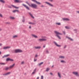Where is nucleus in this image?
Returning a JSON list of instances; mask_svg holds the SVG:
<instances>
[{
	"label": "nucleus",
	"mask_w": 79,
	"mask_h": 79,
	"mask_svg": "<svg viewBox=\"0 0 79 79\" xmlns=\"http://www.w3.org/2000/svg\"><path fill=\"white\" fill-rule=\"evenodd\" d=\"M2 28H0V31H2Z\"/></svg>",
	"instance_id": "nucleus-51"
},
{
	"label": "nucleus",
	"mask_w": 79,
	"mask_h": 79,
	"mask_svg": "<svg viewBox=\"0 0 79 79\" xmlns=\"http://www.w3.org/2000/svg\"><path fill=\"white\" fill-rule=\"evenodd\" d=\"M64 20H66V21H69V19L68 18H64L63 19Z\"/></svg>",
	"instance_id": "nucleus-23"
},
{
	"label": "nucleus",
	"mask_w": 79,
	"mask_h": 79,
	"mask_svg": "<svg viewBox=\"0 0 79 79\" xmlns=\"http://www.w3.org/2000/svg\"><path fill=\"white\" fill-rule=\"evenodd\" d=\"M1 52H0V55L1 54Z\"/></svg>",
	"instance_id": "nucleus-58"
},
{
	"label": "nucleus",
	"mask_w": 79,
	"mask_h": 79,
	"mask_svg": "<svg viewBox=\"0 0 79 79\" xmlns=\"http://www.w3.org/2000/svg\"><path fill=\"white\" fill-rule=\"evenodd\" d=\"M29 24H33L34 23H32L31 22H29Z\"/></svg>",
	"instance_id": "nucleus-34"
},
{
	"label": "nucleus",
	"mask_w": 79,
	"mask_h": 79,
	"mask_svg": "<svg viewBox=\"0 0 79 79\" xmlns=\"http://www.w3.org/2000/svg\"><path fill=\"white\" fill-rule=\"evenodd\" d=\"M45 3H47V4H48V5H49L51 6H53V5H52L50 3L47 2H45Z\"/></svg>",
	"instance_id": "nucleus-13"
},
{
	"label": "nucleus",
	"mask_w": 79,
	"mask_h": 79,
	"mask_svg": "<svg viewBox=\"0 0 79 79\" xmlns=\"http://www.w3.org/2000/svg\"><path fill=\"white\" fill-rule=\"evenodd\" d=\"M16 11L18 12V10H14V11H13V13H15V12H16Z\"/></svg>",
	"instance_id": "nucleus-33"
},
{
	"label": "nucleus",
	"mask_w": 79,
	"mask_h": 79,
	"mask_svg": "<svg viewBox=\"0 0 79 79\" xmlns=\"http://www.w3.org/2000/svg\"><path fill=\"white\" fill-rule=\"evenodd\" d=\"M14 2L15 3H21L22 1H20L19 0H14Z\"/></svg>",
	"instance_id": "nucleus-8"
},
{
	"label": "nucleus",
	"mask_w": 79,
	"mask_h": 79,
	"mask_svg": "<svg viewBox=\"0 0 79 79\" xmlns=\"http://www.w3.org/2000/svg\"><path fill=\"white\" fill-rule=\"evenodd\" d=\"M0 2H2V3H5V1L3 0H0Z\"/></svg>",
	"instance_id": "nucleus-25"
},
{
	"label": "nucleus",
	"mask_w": 79,
	"mask_h": 79,
	"mask_svg": "<svg viewBox=\"0 0 79 79\" xmlns=\"http://www.w3.org/2000/svg\"><path fill=\"white\" fill-rule=\"evenodd\" d=\"M41 7H44V6L43 5L41 6Z\"/></svg>",
	"instance_id": "nucleus-56"
},
{
	"label": "nucleus",
	"mask_w": 79,
	"mask_h": 79,
	"mask_svg": "<svg viewBox=\"0 0 79 79\" xmlns=\"http://www.w3.org/2000/svg\"><path fill=\"white\" fill-rule=\"evenodd\" d=\"M46 52L47 53H48V50L46 51Z\"/></svg>",
	"instance_id": "nucleus-46"
},
{
	"label": "nucleus",
	"mask_w": 79,
	"mask_h": 79,
	"mask_svg": "<svg viewBox=\"0 0 79 79\" xmlns=\"http://www.w3.org/2000/svg\"><path fill=\"white\" fill-rule=\"evenodd\" d=\"M17 37H18V35H14L12 37L13 39H15V38H17Z\"/></svg>",
	"instance_id": "nucleus-14"
},
{
	"label": "nucleus",
	"mask_w": 79,
	"mask_h": 79,
	"mask_svg": "<svg viewBox=\"0 0 79 79\" xmlns=\"http://www.w3.org/2000/svg\"><path fill=\"white\" fill-rule=\"evenodd\" d=\"M36 69H35L34 70L33 72L32 73V74H34V73H35V71H36Z\"/></svg>",
	"instance_id": "nucleus-27"
},
{
	"label": "nucleus",
	"mask_w": 79,
	"mask_h": 79,
	"mask_svg": "<svg viewBox=\"0 0 79 79\" xmlns=\"http://www.w3.org/2000/svg\"><path fill=\"white\" fill-rule=\"evenodd\" d=\"M66 45H65L64 46V48H66Z\"/></svg>",
	"instance_id": "nucleus-47"
},
{
	"label": "nucleus",
	"mask_w": 79,
	"mask_h": 79,
	"mask_svg": "<svg viewBox=\"0 0 79 79\" xmlns=\"http://www.w3.org/2000/svg\"><path fill=\"white\" fill-rule=\"evenodd\" d=\"M10 19H15V18L14 17H10Z\"/></svg>",
	"instance_id": "nucleus-26"
},
{
	"label": "nucleus",
	"mask_w": 79,
	"mask_h": 79,
	"mask_svg": "<svg viewBox=\"0 0 79 79\" xmlns=\"http://www.w3.org/2000/svg\"><path fill=\"white\" fill-rule=\"evenodd\" d=\"M43 63H44V62H41V63H40V64H39V65L40 66V65H42V64Z\"/></svg>",
	"instance_id": "nucleus-28"
},
{
	"label": "nucleus",
	"mask_w": 79,
	"mask_h": 79,
	"mask_svg": "<svg viewBox=\"0 0 79 79\" xmlns=\"http://www.w3.org/2000/svg\"><path fill=\"white\" fill-rule=\"evenodd\" d=\"M21 64H24V62H21Z\"/></svg>",
	"instance_id": "nucleus-39"
},
{
	"label": "nucleus",
	"mask_w": 79,
	"mask_h": 79,
	"mask_svg": "<svg viewBox=\"0 0 79 79\" xmlns=\"http://www.w3.org/2000/svg\"><path fill=\"white\" fill-rule=\"evenodd\" d=\"M15 64H14L10 66L9 67L10 69H12L15 66Z\"/></svg>",
	"instance_id": "nucleus-11"
},
{
	"label": "nucleus",
	"mask_w": 79,
	"mask_h": 79,
	"mask_svg": "<svg viewBox=\"0 0 79 79\" xmlns=\"http://www.w3.org/2000/svg\"><path fill=\"white\" fill-rule=\"evenodd\" d=\"M60 58H62V59H64V56H59Z\"/></svg>",
	"instance_id": "nucleus-16"
},
{
	"label": "nucleus",
	"mask_w": 79,
	"mask_h": 79,
	"mask_svg": "<svg viewBox=\"0 0 79 79\" xmlns=\"http://www.w3.org/2000/svg\"><path fill=\"white\" fill-rule=\"evenodd\" d=\"M74 31H77V30L76 29L74 30Z\"/></svg>",
	"instance_id": "nucleus-59"
},
{
	"label": "nucleus",
	"mask_w": 79,
	"mask_h": 79,
	"mask_svg": "<svg viewBox=\"0 0 79 79\" xmlns=\"http://www.w3.org/2000/svg\"><path fill=\"white\" fill-rule=\"evenodd\" d=\"M60 62H61V63H66V62H65V61L64 60H61Z\"/></svg>",
	"instance_id": "nucleus-29"
},
{
	"label": "nucleus",
	"mask_w": 79,
	"mask_h": 79,
	"mask_svg": "<svg viewBox=\"0 0 79 79\" xmlns=\"http://www.w3.org/2000/svg\"><path fill=\"white\" fill-rule=\"evenodd\" d=\"M55 32L56 34V35L57 37H58L59 39H61V37H60V36H59L58 35H62V34L57 31H55Z\"/></svg>",
	"instance_id": "nucleus-1"
},
{
	"label": "nucleus",
	"mask_w": 79,
	"mask_h": 79,
	"mask_svg": "<svg viewBox=\"0 0 79 79\" xmlns=\"http://www.w3.org/2000/svg\"><path fill=\"white\" fill-rule=\"evenodd\" d=\"M31 1H32L33 2H35L37 4H39V5H40V3L39 2H37L36 0H31Z\"/></svg>",
	"instance_id": "nucleus-10"
},
{
	"label": "nucleus",
	"mask_w": 79,
	"mask_h": 79,
	"mask_svg": "<svg viewBox=\"0 0 79 79\" xmlns=\"http://www.w3.org/2000/svg\"><path fill=\"white\" fill-rule=\"evenodd\" d=\"M49 2H53V0H49Z\"/></svg>",
	"instance_id": "nucleus-40"
},
{
	"label": "nucleus",
	"mask_w": 79,
	"mask_h": 79,
	"mask_svg": "<svg viewBox=\"0 0 79 79\" xmlns=\"http://www.w3.org/2000/svg\"><path fill=\"white\" fill-rule=\"evenodd\" d=\"M1 64H3V65H5V63H2Z\"/></svg>",
	"instance_id": "nucleus-41"
},
{
	"label": "nucleus",
	"mask_w": 79,
	"mask_h": 79,
	"mask_svg": "<svg viewBox=\"0 0 79 79\" xmlns=\"http://www.w3.org/2000/svg\"><path fill=\"white\" fill-rule=\"evenodd\" d=\"M77 13H78L79 14V11H77Z\"/></svg>",
	"instance_id": "nucleus-53"
},
{
	"label": "nucleus",
	"mask_w": 79,
	"mask_h": 79,
	"mask_svg": "<svg viewBox=\"0 0 79 79\" xmlns=\"http://www.w3.org/2000/svg\"><path fill=\"white\" fill-rule=\"evenodd\" d=\"M11 48V47L10 46L4 47H3V49H4V50H6V49H8V48Z\"/></svg>",
	"instance_id": "nucleus-7"
},
{
	"label": "nucleus",
	"mask_w": 79,
	"mask_h": 79,
	"mask_svg": "<svg viewBox=\"0 0 79 79\" xmlns=\"http://www.w3.org/2000/svg\"><path fill=\"white\" fill-rule=\"evenodd\" d=\"M27 4H28V5H29V3H28V2H27Z\"/></svg>",
	"instance_id": "nucleus-57"
},
{
	"label": "nucleus",
	"mask_w": 79,
	"mask_h": 79,
	"mask_svg": "<svg viewBox=\"0 0 79 79\" xmlns=\"http://www.w3.org/2000/svg\"><path fill=\"white\" fill-rule=\"evenodd\" d=\"M34 61H37V59H34Z\"/></svg>",
	"instance_id": "nucleus-43"
},
{
	"label": "nucleus",
	"mask_w": 79,
	"mask_h": 79,
	"mask_svg": "<svg viewBox=\"0 0 79 79\" xmlns=\"http://www.w3.org/2000/svg\"><path fill=\"white\" fill-rule=\"evenodd\" d=\"M69 39L70 40H73V39L70 38H69Z\"/></svg>",
	"instance_id": "nucleus-35"
},
{
	"label": "nucleus",
	"mask_w": 79,
	"mask_h": 79,
	"mask_svg": "<svg viewBox=\"0 0 79 79\" xmlns=\"http://www.w3.org/2000/svg\"><path fill=\"white\" fill-rule=\"evenodd\" d=\"M73 73L74 74V75H75V76H77V77H79V74L78 73V72H73Z\"/></svg>",
	"instance_id": "nucleus-4"
},
{
	"label": "nucleus",
	"mask_w": 79,
	"mask_h": 79,
	"mask_svg": "<svg viewBox=\"0 0 79 79\" xmlns=\"http://www.w3.org/2000/svg\"><path fill=\"white\" fill-rule=\"evenodd\" d=\"M6 24H10V23L7 22L6 23Z\"/></svg>",
	"instance_id": "nucleus-44"
},
{
	"label": "nucleus",
	"mask_w": 79,
	"mask_h": 79,
	"mask_svg": "<svg viewBox=\"0 0 79 79\" xmlns=\"http://www.w3.org/2000/svg\"><path fill=\"white\" fill-rule=\"evenodd\" d=\"M0 17H1L2 18L3 17V15H2L0 13Z\"/></svg>",
	"instance_id": "nucleus-37"
},
{
	"label": "nucleus",
	"mask_w": 79,
	"mask_h": 79,
	"mask_svg": "<svg viewBox=\"0 0 79 79\" xmlns=\"http://www.w3.org/2000/svg\"><path fill=\"white\" fill-rule=\"evenodd\" d=\"M10 73H11L10 72H8L5 74H4V75H8V74H10Z\"/></svg>",
	"instance_id": "nucleus-24"
},
{
	"label": "nucleus",
	"mask_w": 79,
	"mask_h": 79,
	"mask_svg": "<svg viewBox=\"0 0 79 79\" xmlns=\"http://www.w3.org/2000/svg\"><path fill=\"white\" fill-rule=\"evenodd\" d=\"M10 69V67H6V68L5 69V70H8V69Z\"/></svg>",
	"instance_id": "nucleus-19"
},
{
	"label": "nucleus",
	"mask_w": 79,
	"mask_h": 79,
	"mask_svg": "<svg viewBox=\"0 0 79 79\" xmlns=\"http://www.w3.org/2000/svg\"><path fill=\"white\" fill-rule=\"evenodd\" d=\"M45 45H44L43 46V48H45Z\"/></svg>",
	"instance_id": "nucleus-52"
},
{
	"label": "nucleus",
	"mask_w": 79,
	"mask_h": 79,
	"mask_svg": "<svg viewBox=\"0 0 79 79\" xmlns=\"http://www.w3.org/2000/svg\"><path fill=\"white\" fill-rule=\"evenodd\" d=\"M10 60V58H8L6 59V61H9V60Z\"/></svg>",
	"instance_id": "nucleus-32"
},
{
	"label": "nucleus",
	"mask_w": 79,
	"mask_h": 79,
	"mask_svg": "<svg viewBox=\"0 0 79 79\" xmlns=\"http://www.w3.org/2000/svg\"><path fill=\"white\" fill-rule=\"evenodd\" d=\"M10 61H14V60H13V59H10Z\"/></svg>",
	"instance_id": "nucleus-38"
},
{
	"label": "nucleus",
	"mask_w": 79,
	"mask_h": 79,
	"mask_svg": "<svg viewBox=\"0 0 79 79\" xmlns=\"http://www.w3.org/2000/svg\"><path fill=\"white\" fill-rule=\"evenodd\" d=\"M28 5L29 6H30L33 7V8H37V6L35 4H31V5L28 4Z\"/></svg>",
	"instance_id": "nucleus-2"
},
{
	"label": "nucleus",
	"mask_w": 79,
	"mask_h": 79,
	"mask_svg": "<svg viewBox=\"0 0 79 79\" xmlns=\"http://www.w3.org/2000/svg\"><path fill=\"white\" fill-rule=\"evenodd\" d=\"M63 33L64 34H65V31H63Z\"/></svg>",
	"instance_id": "nucleus-48"
},
{
	"label": "nucleus",
	"mask_w": 79,
	"mask_h": 79,
	"mask_svg": "<svg viewBox=\"0 0 79 79\" xmlns=\"http://www.w3.org/2000/svg\"><path fill=\"white\" fill-rule=\"evenodd\" d=\"M56 24H57V25H60L61 23H56Z\"/></svg>",
	"instance_id": "nucleus-31"
},
{
	"label": "nucleus",
	"mask_w": 79,
	"mask_h": 79,
	"mask_svg": "<svg viewBox=\"0 0 79 79\" xmlns=\"http://www.w3.org/2000/svg\"><path fill=\"white\" fill-rule=\"evenodd\" d=\"M23 5L24 6V7H25V8H26L28 10H30L29 7L26 6V5L23 4Z\"/></svg>",
	"instance_id": "nucleus-5"
},
{
	"label": "nucleus",
	"mask_w": 79,
	"mask_h": 79,
	"mask_svg": "<svg viewBox=\"0 0 79 79\" xmlns=\"http://www.w3.org/2000/svg\"><path fill=\"white\" fill-rule=\"evenodd\" d=\"M35 57H37V55H35Z\"/></svg>",
	"instance_id": "nucleus-50"
},
{
	"label": "nucleus",
	"mask_w": 79,
	"mask_h": 79,
	"mask_svg": "<svg viewBox=\"0 0 79 79\" xmlns=\"http://www.w3.org/2000/svg\"><path fill=\"white\" fill-rule=\"evenodd\" d=\"M54 43L55 44V45H56V46L57 47H61V45H59L58 44L56 43V42H54Z\"/></svg>",
	"instance_id": "nucleus-9"
},
{
	"label": "nucleus",
	"mask_w": 79,
	"mask_h": 79,
	"mask_svg": "<svg viewBox=\"0 0 79 79\" xmlns=\"http://www.w3.org/2000/svg\"><path fill=\"white\" fill-rule=\"evenodd\" d=\"M24 21H25V20H24V19H23L22 20V22H23L24 23Z\"/></svg>",
	"instance_id": "nucleus-42"
},
{
	"label": "nucleus",
	"mask_w": 79,
	"mask_h": 79,
	"mask_svg": "<svg viewBox=\"0 0 79 79\" xmlns=\"http://www.w3.org/2000/svg\"><path fill=\"white\" fill-rule=\"evenodd\" d=\"M41 79H44V76H42Z\"/></svg>",
	"instance_id": "nucleus-36"
},
{
	"label": "nucleus",
	"mask_w": 79,
	"mask_h": 79,
	"mask_svg": "<svg viewBox=\"0 0 79 79\" xmlns=\"http://www.w3.org/2000/svg\"><path fill=\"white\" fill-rule=\"evenodd\" d=\"M58 75L59 77H60V78H61V74H60V73L58 72Z\"/></svg>",
	"instance_id": "nucleus-15"
},
{
	"label": "nucleus",
	"mask_w": 79,
	"mask_h": 79,
	"mask_svg": "<svg viewBox=\"0 0 79 79\" xmlns=\"http://www.w3.org/2000/svg\"><path fill=\"white\" fill-rule=\"evenodd\" d=\"M65 28L66 29H69L71 28V27H69V26H66L65 27Z\"/></svg>",
	"instance_id": "nucleus-22"
},
{
	"label": "nucleus",
	"mask_w": 79,
	"mask_h": 79,
	"mask_svg": "<svg viewBox=\"0 0 79 79\" xmlns=\"http://www.w3.org/2000/svg\"><path fill=\"white\" fill-rule=\"evenodd\" d=\"M49 70H50V69L49 68H47L46 69V71H49Z\"/></svg>",
	"instance_id": "nucleus-30"
},
{
	"label": "nucleus",
	"mask_w": 79,
	"mask_h": 79,
	"mask_svg": "<svg viewBox=\"0 0 79 79\" xmlns=\"http://www.w3.org/2000/svg\"><path fill=\"white\" fill-rule=\"evenodd\" d=\"M42 38H45V37H42Z\"/></svg>",
	"instance_id": "nucleus-54"
},
{
	"label": "nucleus",
	"mask_w": 79,
	"mask_h": 79,
	"mask_svg": "<svg viewBox=\"0 0 79 79\" xmlns=\"http://www.w3.org/2000/svg\"><path fill=\"white\" fill-rule=\"evenodd\" d=\"M10 56V55L9 54L6 55H5L4 56L2 57V58H4V57H7V56Z\"/></svg>",
	"instance_id": "nucleus-21"
},
{
	"label": "nucleus",
	"mask_w": 79,
	"mask_h": 79,
	"mask_svg": "<svg viewBox=\"0 0 79 79\" xmlns=\"http://www.w3.org/2000/svg\"><path fill=\"white\" fill-rule=\"evenodd\" d=\"M29 14L30 15V16H31V18H34V16H33L32 15V14H31V13H29Z\"/></svg>",
	"instance_id": "nucleus-20"
},
{
	"label": "nucleus",
	"mask_w": 79,
	"mask_h": 79,
	"mask_svg": "<svg viewBox=\"0 0 79 79\" xmlns=\"http://www.w3.org/2000/svg\"><path fill=\"white\" fill-rule=\"evenodd\" d=\"M12 6H13V7H14V8H17V9H18L19 8V7H17L14 5H12Z\"/></svg>",
	"instance_id": "nucleus-17"
},
{
	"label": "nucleus",
	"mask_w": 79,
	"mask_h": 79,
	"mask_svg": "<svg viewBox=\"0 0 79 79\" xmlns=\"http://www.w3.org/2000/svg\"><path fill=\"white\" fill-rule=\"evenodd\" d=\"M39 41H46V40H47V39L44 38L39 39Z\"/></svg>",
	"instance_id": "nucleus-6"
},
{
	"label": "nucleus",
	"mask_w": 79,
	"mask_h": 79,
	"mask_svg": "<svg viewBox=\"0 0 79 79\" xmlns=\"http://www.w3.org/2000/svg\"><path fill=\"white\" fill-rule=\"evenodd\" d=\"M35 48H36V49H40L41 47L40 46H38V47H35Z\"/></svg>",
	"instance_id": "nucleus-18"
},
{
	"label": "nucleus",
	"mask_w": 79,
	"mask_h": 79,
	"mask_svg": "<svg viewBox=\"0 0 79 79\" xmlns=\"http://www.w3.org/2000/svg\"><path fill=\"white\" fill-rule=\"evenodd\" d=\"M15 53H20L23 52L22 50L21 49H15Z\"/></svg>",
	"instance_id": "nucleus-3"
},
{
	"label": "nucleus",
	"mask_w": 79,
	"mask_h": 79,
	"mask_svg": "<svg viewBox=\"0 0 79 79\" xmlns=\"http://www.w3.org/2000/svg\"><path fill=\"white\" fill-rule=\"evenodd\" d=\"M2 44L0 43V46H2Z\"/></svg>",
	"instance_id": "nucleus-49"
},
{
	"label": "nucleus",
	"mask_w": 79,
	"mask_h": 79,
	"mask_svg": "<svg viewBox=\"0 0 79 79\" xmlns=\"http://www.w3.org/2000/svg\"><path fill=\"white\" fill-rule=\"evenodd\" d=\"M50 74H51V75H52V73H50Z\"/></svg>",
	"instance_id": "nucleus-55"
},
{
	"label": "nucleus",
	"mask_w": 79,
	"mask_h": 79,
	"mask_svg": "<svg viewBox=\"0 0 79 79\" xmlns=\"http://www.w3.org/2000/svg\"><path fill=\"white\" fill-rule=\"evenodd\" d=\"M32 37H34L36 39H37V38H38V37L37 36L35 35L32 34Z\"/></svg>",
	"instance_id": "nucleus-12"
},
{
	"label": "nucleus",
	"mask_w": 79,
	"mask_h": 79,
	"mask_svg": "<svg viewBox=\"0 0 79 79\" xmlns=\"http://www.w3.org/2000/svg\"><path fill=\"white\" fill-rule=\"evenodd\" d=\"M52 67H53V66H52Z\"/></svg>",
	"instance_id": "nucleus-60"
},
{
	"label": "nucleus",
	"mask_w": 79,
	"mask_h": 79,
	"mask_svg": "<svg viewBox=\"0 0 79 79\" xmlns=\"http://www.w3.org/2000/svg\"><path fill=\"white\" fill-rule=\"evenodd\" d=\"M29 29H31V26H29Z\"/></svg>",
	"instance_id": "nucleus-45"
}]
</instances>
